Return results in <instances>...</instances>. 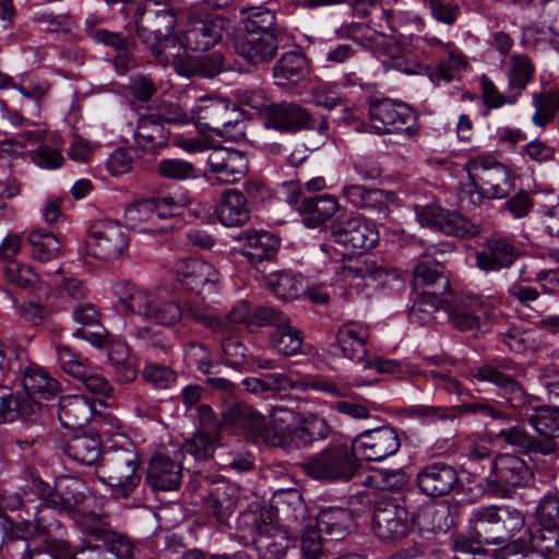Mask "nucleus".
Returning a JSON list of instances; mask_svg holds the SVG:
<instances>
[{"instance_id": "nucleus-1", "label": "nucleus", "mask_w": 559, "mask_h": 559, "mask_svg": "<svg viewBox=\"0 0 559 559\" xmlns=\"http://www.w3.org/2000/svg\"><path fill=\"white\" fill-rule=\"evenodd\" d=\"M51 507L66 512L87 539L108 545L120 557L131 556L133 543L112 530L110 514L94 495L85 492V486L79 478L61 476L56 479Z\"/></svg>"}, {"instance_id": "nucleus-2", "label": "nucleus", "mask_w": 559, "mask_h": 559, "mask_svg": "<svg viewBox=\"0 0 559 559\" xmlns=\"http://www.w3.org/2000/svg\"><path fill=\"white\" fill-rule=\"evenodd\" d=\"M524 524L525 520L521 511L490 506L473 513L468 533L478 543L504 545L506 554H510L519 547V544H513L512 539L521 533Z\"/></svg>"}, {"instance_id": "nucleus-3", "label": "nucleus", "mask_w": 559, "mask_h": 559, "mask_svg": "<svg viewBox=\"0 0 559 559\" xmlns=\"http://www.w3.org/2000/svg\"><path fill=\"white\" fill-rule=\"evenodd\" d=\"M135 450L130 447H111L104 450L96 466L98 479L115 488L116 498H128L140 484Z\"/></svg>"}, {"instance_id": "nucleus-4", "label": "nucleus", "mask_w": 559, "mask_h": 559, "mask_svg": "<svg viewBox=\"0 0 559 559\" xmlns=\"http://www.w3.org/2000/svg\"><path fill=\"white\" fill-rule=\"evenodd\" d=\"M359 467L353 445L331 444L300 464L302 472L316 480L348 481Z\"/></svg>"}, {"instance_id": "nucleus-5", "label": "nucleus", "mask_w": 559, "mask_h": 559, "mask_svg": "<svg viewBox=\"0 0 559 559\" xmlns=\"http://www.w3.org/2000/svg\"><path fill=\"white\" fill-rule=\"evenodd\" d=\"M191 118L201 133L225 136L243 123L245 114L229 99L207 96L199 99Z\"/></svg>"}, {"instance_id": "nucleus-6", "label": "nucleus", "mask_w": 559, "mask_h": 559, "mask_svg": "<svg viewBox=\"0 0 559 559\" xmlns=\"http://www.w3.org/2000/svg\"><path fill=\"white\" fill-rule=\"evenodd\" d=\"M230 26V19L223 14H193L180 32V45L186 50L205 52L222 41L224 33Z\"/></svg>"}, {"instance_id": "nucleus-7", "label": "nucleus", "mask_w": 559, "mask_h": 559, "mask_svg": "<svg viewBox=\"0 0 559 559\" xmlns=\"http://www.w3.org/2000/svg\"><path fill=\"white\" fill-rule=\"evenodd\" d=\"M369 119L378 133L404 132L408 136L418 133V126L415 123L417 117L413 109L389 98L368 99Z\"/></svg>"}, {"instance_id": "nucleus-8", "label": "nucleus", "mask_w": 559, "mask_h": 559, "mask_svg": "<svg viewBox=\"0 0 559 559\" xmlns=\"http://www.w3.org/2000/svg\"><path fill=\"white\" fill-rule=\"evenodd\" d=\"M533 478L527 463L515 454H497L491 463V477L486 480V491L496 497H509L511 488L525 487Z\"/></svg>"}, {"instance_id": "nucleus-9", "label": "nucleus", "mask_w": 559, "mask_h": 559, "mask_svg": "<svg viewBox=\"0 0 559 559\" xmlns=\"http://www.w3.org/2000/svg\"><path fill=\"white\" fill-rule=\"evenodd\" d=\"M465 169L471 186L485 189L490 199L506 198L514 189L510 169L492 157L471 159Z\"/></svg>"}, {"instance_id": "nucleus-10", "label": "nucleus", "mask_w": 559, "mask_h": 559, "mask_svg": "<svg viewBox=\"0 0 559 559\" xmlns=\"http://www.w3.org/2000/svg\"><path fill=\"white\" fill-rule=\"evenodd\" d=\"M129 241V235L119 223L96 222L91 225L85 239L86 253L105 261L116 260L128 248Z\"/></svg>"}, {"instance_id": "nucleus-11", "label": "nucleus", "mask_w": 559, "mask_h": 559, "mask_svg": "<svg viewBox=\"0 0 559 559\" xmlns=\"http://www.w3.org/2000/svg\"><path fill=\"white\" fill-rule=\"evenodd\" d=\"M331 237L350 253L369 251L379 241L376 226L365 217L356 215L335 219L331 224Z\"/></svg>"}, {"instance_id": "nucleus-12", "label": "nucleus", "mask_w": 559, "mask_h": 559, "mask_svg": "<svg viewBox=\"0 0 559 559\" xmlns=\"http://www.w3.org/2000/svg\"><path fill=\"white\" fill-rule=\"evenodd\" d=\"M136 33L143 44L160 40L174 34L177 26L176 11L166 5H138L134 12Z\"/></svg>"}, {"instance_id": "nucleus-13", "label": "nucleus", "mask_w": 559, "mask_h": 559, "mask_svg": "<svg viewBox=\"0 0 559 559\" xmlns=\"http://www.w3.org/2000/svg\"><path fill=\"white\" fill-rule=\"evenodd\" d=\"M300 415L301 413L287 407H274L269 419L264 417V427L257 442L272 448L292 449Z\"/></svg>"}, {"instance_id": "nucleus-14", "label": "nucleus", "mask_w": 559, "mask_h": 559, "mask_svg": "<svg viewBox=\"0 0 559 559\" xmlns=\"http://www.w3.org/2000/svg\"><path fill=\"white\" fill-rule=\"evenodd\" d=\"M356 455L366 461H381L397 452L401 447L396 430L390 426L368 429L352 441Z\"/></svg>"}, {"instance_id": "nucleus-15", "label": "nucleus", "mask_w": 559, "mask_h": 559, "mask_svg": "<svg viewBox=\"0 0 559 559\" xmlns=\"http://www.w3.org/2000/svg\"><path fill=\"white\" fill-rule=\"evenodd\" d=\"M430 258L429 254H421L420 261L413 270L416 285L432 287L431 290L421 295L419 310L425 312L438 310L443 295L451 290L450 280L445 276L444 271L435 267L436 260Z\"/></svg>"}, {"instance_id": "nucleus-16", "label": "nucleus", "mask_w": 559, "mask_h": 559, "mask_svg": "<svg viewBox=\"0 0 559 559\" xmlns=\"http://www.w3.org/2000/svg\"><path fill=\"white\" fill-rule=\"evenodd\" d=\"M372 527L382 540L400 539L409 530L408 512L396 500L382 499L374 507Z\"/></svg>"}, {"instance_id": "nucleus-17", "label": "nucleus", "mask_w": 559, "mask_h": 559, "mask_svg": "<svg viewBox=\"0 0 559 559\" xmlns=\"http://www.w3.org/2000/svg\"><path fill=\"white\" fill-rule=\"evenodd\" d=\"M417 485L429 497H443L462 486L456 468L445 462H432L417 474Z\"/></svg>"}, {"instance_id": "nucleus-18", "label": "nucleus", "mask_w": 559, "mask_h": 559, "mask_svg": "<svg viewBox=\"0 0 559 559\" xmlns=\"http://www.w3.org/2000/svg\"><path fill=\"white\" fill-rule=\"evenodd\" d=\"M221 417L225 427L239 429L247 438L259 439L264 427V416L253 406L236 399H225L221 404Z\"/></svg>"}, {"instance_id": "nucleus-19", "label": "nucleus", "mask_w": 559, "mask_h": 559, "mask_svg": "<svg viewBox=\"0 0 559 559\" xmlns=\"http://www.w3.org/2000/svg\"><path fill=\"white\" fill-rule=\"evenodd\" d=\"M419 219L421 224L455 237H473L479 233V227L461 213L436 206L424 207Z\"/></svg>"}, {"instance_id": "nucleus-20", "label": "nucleus", "mask_w": 559, "mask_h": 559, "mask_svg": "<svg viewBox=\"0 0 559 559\" xmlns=\"http://www.w3.org/2000/svg\"><path fill=\"white\" fill-rule=\"evenodd\" d=\"M263 126L280 132L312 130L316 129V116L296 103H275Z\"/></svg>"}, {"instance_id": "nucleus-21", "label": "nucleus", "mask_w": 559, "mask_h": 559, "mask_svg": "<svg viewBox=\"0 0 559 559\" xmlns=\"http://www.w3.org/2000/svg\"><path fill=\"white\" fill-rule=\"evenodd\" d=\"M174 271L177 282L191 293L201 294L206 285L218 283V273L214 266L200 259H180L175 263Z\"/></svg>"}, {"instance_id": "nucleus-22", "label": "nucleus", "mask_w": 559, "mask_h": 559, "mask_svg": "<svg viewBox=\"0 0 559 559\" xmlns=\"http://www.w3.org/2000/svg\"><path fill=\"white\" fill-rule=\"evenodd\" d=\"M210 171L223 183H235L247 173L248 160L245 153L223 146L212 150L207 156Z\"/></svg>"}, {"instance_id": "nucleus-23", "label": "nucleus", "mask_w": 559, "mask_h": 559, "mask_svg": "<svg viewBox=\"0 0 559 559\" xmlns=\"http://www.w3.org/2000/svg\"><path fill=\"white\" fill-rule=\"evenodd\" d=\"M236 52L249 64L270 62L278 49V33L245 34L234 44Z\"/></svg>"}, {"instance_id": "nucleus-24", "label": "nucleus", "mask_w": 559, "mask_h": 559, "mask_svg": "<svg viewBox=\"0 0 559 559\" xmlns=\"http://www.w3.org/2000/svg\"><path fill=\"white\" fill-rule=\"evenodd\" d=\"M239 503V488L236 484L218 480L205 500V508L222 525L230 527Z\"/></svg>"}, {"instance_id": "nucleus-25", "label": "nucleus", "mask_w": 559, "mask_h": 559, "mask_svg": "<svg viewBox=\"0 0 559 559\" xmlns=\"http://www.w3.org/2000/svg\"><path fill=\"white\" fill-rule=\"evenodd\" d=\"M438 309H443L452 326L463 333H477L480 330L478 312L481 311L480 304L472 298H442Z\"/></svg>"}, {"instance_id": "nucleus-26", "label": "nucleus", "mask_w": 559, "mask_h": 559, "mask_svg": "<svg viewBox=\"0 0 559 559\" xmlns=\"http://www.w3.org/2000/svg\"><path fill=\"white\" fill-rule=\"evenodd\" d=\"M530 426L546 444L548 455L559 454V407L540 405L527 417Z\"/></svg>"}, {"instance_id": "nucleus-27", "label": "nucleus", "mask_w": 559, "mask_h": 559, "mask_svg": "<svg viewBox=\"0 0 559 559\" xmlns=\"http://www.w3.org/2000/svg\"><path fill=\"white\" fill-rule=\"evenodd\" d=\"M181 478V464L169 455L158 453L151 459L146 481L154 490H176L180 487Z\"/></svg>"}, {"instance_id": "nucleus-28", "label": "nucleus", "mask_w": 559, "mask_h": 559, "mask_svg": "<svg viewBox=\"0 0 559 559\" xmlns=\"http://www.w3.org/2000/svg\"><path fill=\"white\" fill-rule=\"evenodd\" d=\"M238 239L243 241L239 250L241 255L252 264L274 260L281 246L280 238L264 230H247Z\"/></svg>"}, {"instance_id": "nucleus-29", "label": "nucleus", "mask_w": 559, "mask_h": 559, "mask_svg": "<svg viewBox=\"0 0 559 559\" xmlns=\"http://www.w3.org/2000/svg\"><path fill=\"white\" fill-rule=\"evenodd\" d=\"M499 420L506 421L507 426L499 429L497 432V439L508 445L515 448L523 454H540L548 455L546 453V444H543L539 436L530 435L524 425L520 424L519 420L508 415V418H499Z\"/></svg>"}, {"instance_id": "nucleus-30", "label": "nucleus", "mask_w": 559, "mask_h": 559, "mask_svg": "<svg viewBox=\"0 0 559 559\" xmlns=\"http://www.w3.org/2000/svg\"><path fill=\"white\" fill-rule=\"evenodd\" d=\"M94 405L80 394L64 395L59 399L58 418L64 428L79 429L92 418Z\"/></svg>"}, {"instance_id": "nucleus-31", "label": "nucleus", "mask_w": 559, "mask_h": 559, "mask_svg": "<svg viewBox=\"0 0 559 559\" xmlns=\"http://www.w3.org/2000/svg\"><path fill=\"white\" fill-rule=\"evenodd\" d=\"M480 381H489L503 390L506 400L513 408H521L526 404L527 395L514 378L491 366H481L473 373Z\"/></svg>"}, {"instance_id": "nucleus-32", "label": "nucleus", "mask_w": 559, "mask_h": 559, "mask_svg": "<svg viewBox=\"0 0 559 559\" xmlns=\"http://www.w3.org/2000/svg\"><path fill=\"white\" fill-rule=\"evenodd\" d=\"M67 453L81 464L97 466L104 453L100 436L93 429L75 435L67 445Z\"/></svg>"}, {"instance_id": "nucleus-33", "label": "nucleus", "mask_w": 559, "mask_h": 559, "mask_svg": "<svg viewBox=\"0 0 559 559\" xmlns=\"http://www.w3.org/2000/svg\"><path fill=\"white\" fill-rule=\"evenodd\" d=\"M520 255L519 250L504 239H490L487 241V250L477 252L476 261L479 269L493 271L509 267Z\"/></svg>"}, {"instance_id": "nucleus-34", "label": "nucleus", "mask_w": 559, "mask_h": 559, "mask_svg": "<svg viewBox=\"0 0 559 559\" xmlns=\"http://www.w3.org/2000/svg\"><path fill=\"white\" fill-rule=\"evenodd\" d=\"M257 533L260 537H264L266 552L274 559L285 557L287 550L294 544L285 530L273 524L269 512L261 514L259 522H257Z\"/></svg>"}, {"instance_id": "nucleus-35", "label": "nucleus", "mask_w": 559, "mask_h": 559, "mask_svg": "<svg viewBox=\"0 0 559 559\" xmlns=\"http://www.w3.org/2000/svg\"><path fill=\"white\" fill-rule=\"evenodd\" d=\"M343 194L356 207L372 209L383 216L388 215L389 203L393 197L392 192L381 189H368L358 185L345 187Z\"/></svg>"}, {"instance_id": "nucleus-36", "label": "nucleus", "mask_w": 559, "mask_h": 559, "mask_svg": "<svg viewBox=\"0 0 559 559\" xmlns=\"http://www.w3.org/2000/svg\"><path fill=\"white\" fill-rule=\"evenodd\" d=\"M340 210L338 201L329 194L304 198L299 206L304 223L308 227H317L331 218Z\"/></svg>"}, {"instance_id": "nucleus-37", "label": "nucleus", "mask_w": 559, "mask_h": 559, "mask_svg": "<svg viewBox=\"0 0 559 559\" xmlns=\"http://www.w3.org/2000/svg\"><path fill=\"white\" fill-rule=\"evenodd\" d=\"M273 74L281 86L297 85L307 75V58L302 52L284 53L275 63Z\"/></svg>"}, {"instance_id": "nucleus-38", "label": "nucleus", "mask_w": 559, "mask_h": 559, "mask_svg": "<svg viewBox=\"0 0 559 559\" xmlns=\"http://www.w3.org/2000/svg\"><path fill=\"white\" fill-rule=\"evenodd\" d=\"M219 222L225 226H241L249 219L247 198L236 189H230L222 194L217 209Z\"/></svg>"}, {"instance_id": "nucleus-39", "label": "nucleus", "mask_w": 559, "mask_h": 559, "mask_svg": "<svg viewBox=\"0 0 559 559\" xmlns=\"http://www.w3.org/2000/svg\"><path fill=\"white\" fill-rule=\"evenodd\" d=\"M354 524V514L344 508L331 507L317 516V526L332 539H343Z\"/></svg>"}, {"instance_id": "nucleus-40", "label": "nucleus", "mask_w": 559, "mask_h": 559, "mask_svg": "<svg viewBox=\"0 0 559 559\" xmlns=\"http://www.w3.org/2000/svg\"><path fill=\"white\" fill-rule=\"evenodd\" d=\"M331 432L328 421L317 415H300V423L297 427L294 447L297 449L309 448L325 440Z\"/></svg>"}, {"instance_id": "nucleus-41", "label": "nucleus", "mask_w": 559, "mask_h": 559, "mask_svg": "<svg viewBox=\"0 0 559 559\" xmlns=\"http://www.w3.org/2000/svg\"><path fill=\"white\" fill-rule=\"evenodd\" d=\"M169 134V130L150 114L139 119L134 138L141 147L154 151L167 146Z\"/></svg>"}, {"instance_id": "nucleus-42", "label": "nucleus", "mask_w": 559, "mask_h": 559, "mask_svg": "<svg viewBox=\"0 0 559 559\" xmlns=\"http://www.w3.org/2000/svg\"><path fill=\"white\" fill-rule=\"evenodd\" d=\"M343 356L352 361L365 362L367 356L365 335L357 331L353 324H345L338 329L336 344Z\"/></svg>"}, {"instance_id": "nucleus-43", "label": "nucleus", "mask_w": 559, "mask_h": 559, "mask_svg": "<svg viewBox=\"0 0 559 559\" xmlns=\"http://www.w3.org/2000/svg\"><path fill=\"white\" fill-rule=\"evenodd\" d=\"M22 383L26 395L40 400H49L60 391L59 382L38 368H27Z\"/></svg>"}, {"instance_id": "nucleus-44", "label": "nucleus", "mask_w": 559, "mask_h": 559, "mask_svg": "<svg viewBox=\"0 0 559 559\" xmlns=\"http://www.w3.org/2000/svg\"><path fill=\"white\" fill-rule=\"evenodd\" d=\"M223 362L238 372L249 371L255 364V358L238 336L231 335L222 341Z\"/></svg>"}, {"instance_id": "nucleus-45", "label": "nucleus", "mask_w": 559, "mask_h": 559, "mask_svg": "<svg viewBox=\"0 0 559 559\" xmlns=\"http://www.w3.org/2000/svg\"><path fill=\"white\" fill-rule=\"evenodd\" d=\"M344 274L353 280H362L364 282L370 280L378 285H384L390 275V270L382 264H378L374 260L360 257L349 260V264L344 266Z\"/></svg>"}, {"instance_id": "nucleus-46", "label": "nucleus", "mask_w": 559, "mask_h": 559, "mask_svg": "<svg viewBox=\"0 0 559 559\" xmlns=\"http://www.w3.org/2000/svg\"><path fill=\"white\" fill-rule=\"evenodd\" d=\"M245 34L278 33L275 12L265 7H251L241 10Z\"/></svg>"}, {"instance_id": "nucleus-47", "label": "nucleus", "mask_w": 559, "mask_h": 559, "mask_svg": "<svg viewBox=\"0 0 559 559\" xmlns=\"http://www.w3.org/2000/svg\"><path fill=\"white\" fill-rule=\"evenodd\" d=\"M448 507L425 508L417 514H413L412 523L420 530L432 533H445L452 526V520L449 518Z\"/></svg>"}, {"instance_id": "nucleus-48", "label": "nucleus", "mask_w": 559, "mask_h": 559, "mask_svg": "<svg viewBox=\"0 0 559 559\" xmlns=\"http://www.w3.org/2000/svg\"><path fill=\"white\" fill-rule=\"evenodd\" d=\"M533 103L536 107L533 122L538 127L547 126L559 111V88L534 94Z\"/></svg>"}, {"instance_id": "nucleus-49", "label": "nucleus", "mask_w": 559, "mask_h": 559, "mask_svg": "<svg viewBox=\"0 0 559 559\" xmlns=\"http://www.w3.org/2000/svg\"><path fill=\"white\" fill-rule=\"evenodd\" d=\"M28 241L33 247V258L43 263L56 259L60 252V241L50 231L33 230L28 235Z\"/></svg>"}, {"instance_id": "nucleus-50", "label": "nucleus", "mask_w": 559, "mask_h": 559, "mask_svg": "<svg viewBox=\"0 0 559 559\" xmlns=\"http://www.w3.org/2000/svg\"><path fill=\"white\" fill-rule=\"evenodd\" d=\"M191 349L195 350V356H200V358L195 359L194 362L198 369L203 374L207 376L206 383L211 385L213 389L219 390L224 393H233L236 389V384L230 380L223 377H218L215 372H213V366L205 347L199 343H191Z\"/></svg>"}, {"instance_id": "nucleus-51", "label": "nucleus", "mask_w": 559, "mask_h": 559, "mask_svg": "<svg viewBox=\"0 0 559 559\" xmlns=\"http://www.w3.org/2000/svg\"><path fill=\"white\" fill-rule=\"evenodd\" d=\"M271 337L274 346L284 356L297 354L304 343L301 331L290 325V322H286L280 329H275Z\"/></svg>"}, {"instance_id": "nucleus-52", "label": "nucleus", "mask_w": 559, "mask_h": 559, "mask_svg": "<svg viewBox=\"0 0 559 559\" xmlns=\"http://www.w3.org/2000/svg\"><path fill=\"white\" fill-rule=\"evenodd\" d=\"M156 171L162 178L175 181L199 177V170L192 163L179 158L162 159L157 164Z\"/></svg>"}, {"instance_id": "nucleus-53", "label": "nucleus", "mask_w": 559, "mask_h": 559, "mask_svg": "<svg viewBox=\"0 0 559 559\" xmlns=\"http://www.w3.org/2000/svg\"><path fill=\"white\" fill-rule=\"evenodd\" d=\"M530 542L534 550L555 559L559 556V530L540 526L531 532Z\"/></svg>"}, {"instance_id": "nucleus-54", "label": "nucleus", "mask_w": 559, "mask_h": 559, "mask_svg": "<svg viewBox=\"0 0 559 559\" xmlns=\"http://www.w3.org/2000/svg\"><path fill=\"white\" fill-rule=\"evenodd\" d=\"M534 66L526 55H514L511 58V70L509 72V85L518 90L520 94L533 79Z\"/></svg>"}, {"instance_id": "nucleus-55", "label": "nucleus", "mask_w": 559, "mask_h": 559, "mask_svg": "<svg viewBox=\"0 0 559 559\" xmlns=\"http://www.w3.org/2000/svg\"><path fill=\"white\" fill-rule=\"evenodd\" d=\"M146 46L158 62L163 64H167L171 59L179 57L180 49L183 48L180 45V33L160 37V40H154L146 44Z\"/></svg>"}, {"instance_id": "nucleus-56", "label": "nucleus", "mask_w": 559, "mask_h": 559, "mask_svg": "<svg viewBox=\"0 0 559 559\" xmlns=\"http://www.w3.org/2000/svg\"><path fill=\"white\" fill-rule=\"evenodd\" d=\"M155 210L157 209L154 205V200H140L126 209V219L133 228L140 227L143 223H147L151 227H154L157 222Z\"/></svg>"}, {"instance_id": "nucleus-57", "label": "nucleus", "mask_w": 559, "mask_h": 559, "mask_svg": "<svg viewBox=\"0 0 559 559\" xmlns=\"http://www.w3.org/2000/svg\"><path fill=\"white\" fill-rule=\"evenodd\" d=\"M246 391L259 394L276 392L289 385V378L286 374H266L263 378H247L242 381Z\"/></svg>"}, {"instance_id": "nucleus-58", "label": "nucleus", "mask_w": 559, "mask_h": 559, "mask_svg": "<svg viewBox=\"0 0 559 559\" xmlns=\"http://www.w3.org/2000/svg\"><path fill=\"white\" fill-rule=\"evenodd\" d=\"M87 33L93 40L109 46L118 52L128 51L135 45L131 36L123 35L119 32L90 27L87 28Z\"/></svg>"}, {"instance_id": "nucleus-59", "label": "nucleus", "mask_w": 559, "mask_h": 559, "mask_svg": "<svg viewBox=\"0 0 559 559\" xmlns=\"http://www.w3.org/2000/svg\"><path fill=\"white\" fill-rule=\"evenodd\" d=\"M502 341L509 349L515 354H523L526 350H536L538 347L532 332L521 330L516 326H510L502 333Z\"/></svg>"}, {"instance_id": "nucleus-60", "label": "nucleus", "mask_w": 559, "mask_h": 559, "mask_svg": "<svg viewBox=\"0 0 559 559\" xmlns=\"http://www.w3.org/2000/svg\"><path fill=\"white\" fill-rule=\"evenodd\" d=\"M183 452L193 456L197 461H204L212 457L214 444L205 431L197 430L183 444Z\"/></svg>"}, {"instance_id": "nucleus-61", "label": "nucleus", "mask_w": 559, "mask_h": 559, "mask_svg": "<svg viewBox=\"0 0 559 559\" xmlns=\"http://www.w3.org/2000/svg\"><path fill=\"white\" fill-rule=\"evenodd\" d=\"M286 322H290V319L283 311L267 306L255 307L249 319V325H272L275 329H280Z\"/></svg>"}, {"instance_id": "nucleus-62", "label": "nucleus", "mask_w": 559, "mask_h": 559, "mask_svg": "<svg viewBox=\"0 0 559 559\" xmlns=\"http://www.w3.org/2000/svg\"><path fill=\"white\" fill-rule=\"evenodd\" d=\"M537 525L559 530V498L554 495L544 497L536 509Z\"/></svg>"}, {"instance_id": "nucleus-63", "label": "nucleus", "mask_w": 559, "mask_h": 559, "mask_svg": "<svg viewBox=\"0 0 559 559\" xmlns=\"http://www.w3.org/2000/svg\"><path fill=\"white\" fill-rule=\"evenodd\" d=\"M321 533L318 526L309 525L304 528L300 537L304 559H321L324 556Z\"/></svg>"}, {"instance_id": "nucleus-64", "label": "nucleus", "mask_w": 559, "mask_h": 559, "mask_svg": "<svg viewBox=\"0 0 559 559\" xmlns=\"http://www.w3.org/2000/svg\"><path fill=\"white\" fill-rule=\"evenodd\" d=\"M142 378L156 388L165 389L176 382L177 372L167 366L150 364L144 367Z\"/></svg>"}]
</instances>
